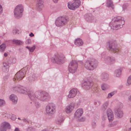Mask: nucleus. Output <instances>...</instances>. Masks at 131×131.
Returning <instances> with one entry per match:
<instances>
[{"label":"nucleus","instance_id":"aec40b11","mask_svg":"<svg viewBox=\"0 0 131 131\" xmlns=\"http://www.w3.org/2000/svg\"><path fill=\"white\" fill-rule=\"evenodd\" d=\"M74 107V106L73 104H71L67 106L65 108V112L67 113H71L73 110Z\"/></svg>","mask_w":131,"mask_h":131},{"label":"nucleus","instance_id":"b1692460","mask_svg":"<svg viewBox=\"0 0 131 131\" xmlns=\"http://www.w3.org/2000/svg\"><path fill=\"white\" fill-rule=\"evenodd\" d=\"M10 100L14 103H16L17 101V96L14 94L11 95L10 96Z\"/></svg>","mask_w":131,"mask_h":131},{"label":"nucleus","instance_id":"37998d69","mask_svg":"<svg viewBox=\"0 0 131 131\" xmlns=\"http://www.w3.org/2000/svg\"><path fill=\"white\" fill-rule=\"evenodd\" d=\"M35 47L34 46H33L32 47H31V48H30L29 50L31 52H33L34 50Z\"/></svg>","mask_w":131,"mask_h":131},{"label":"nucleus","instance_id":"a18cd8bd","mask_svg":"<svg viewBox=\"0 0 131 131\" xmlns=\"http://www.w3.org/2000/svg\"><path fill=\"white\" fill-rule=\"evenodd\" d=\"M92 125L93 128H95L96 126V123L94 122H92Z\"/></svg>","mask_w":131,"mask_h":131},{"label":"nucleus","instance_id":"4468645a","mask_svg":"<svg viewBox=\"0 0 131 131\" xmlns=\"http://www.w3.org/2000/svg\"><path fill=\"white\" fill-rule=\"evenodd\" d=\"M106 114L109 121L112 122L114 119V114L113 112L110 109H108L106 111Z\"/></svg>","mask_w":131,"mask_h":131},{"label":"nucleus","instance_id":"cd10ccee","mask_svg":"<svg viewBox=\"0 0 131 131\" xmlns=\"http://www.w3.org/2000/svg\"><path fill=\"white\" fill-rule=\"evenodd\" d=\"M109 103V101H107L104 103L102 106V110H105L107 108L108 105Z\"/></svg>","mask_w":131,"mask_h":131},{"label":"nucleus","instance_id":"f257e3e1","mask_svg":"<svg viewBox=\"0 0 131 131\" xmlns=\"http://www.w3.org/2000/svg\"><path fill=\"white\" fill-rule=\"evenodd\" d=\"M28 96L31 100L34 101L37 99L42 101H48L50 99L49 95L45 91H37L34 93L32 91H30L28 93Z\"/></svg>","mask_w":131,"mask_h":131},{"label":"nucleus","instance_id":"6e6d98bb","mask_svg":"<svg viewBox=\"0 0 131 131\" xmlns=\"http://www.w3.org/2000/svg\"><path fill=\"white\" fill-rule=\"evenodd\" d=\"M57 19H56V20L55 21V24H56V26H57Z\"/></svg>","mask_w":131,"mask_h":131},{"label":"nucleus","instance_id":"7ed1b4c3","mask_svg":"<svg viewBox=\"0 0 131 131\" xmlns=\"http://www.w3.org/2000/svg\"><path fill=\"white\" fill-rule=\"evenodd\" d=\"M96 65V61L94 59L86 60L84 64L85 68L89 70H93Z\"/></svg>","mask_w":131,"mask_h":131},{"label":"nucleus","instance_id":"2f4dec72","mask_svg":"<svg viewBox=\"0 0 131 131\" xmlns=\"http://www.w3.org/2000/svg\"><path fill=\"white\" fill-rule=\"evenodd\" d=\"M116 93L117 91H114L111 92L110 93H109L108 94L107 96V98L108 99L110 98Z\"/></svg>","mask_w":131,"mask_h":131},{"label":"nucleus","instance_id":"f8f14e48","mask_svg":"<svg viewBox=\"0 0 131 131\" xmlns=\"http://www.w3.org/2000/svg\"><path fill=\"white\" fill-rule=\"evenodd\" d=\"M108 43L110 50L114 52H117L118 51L115 41H111Z\"/></svg>","mask_w":131,"mask_h":131},{"label":"nucleus","instance_id":"6e6552de","mask_svg":"<svg viewBox=\"0 0 131 131\" xmlns=\"http://www.w3.org/2000/svg\"><path fill=\"white\" fill-rule=\"evenodd\" d=\"M13 90L23 94H25L27 93L26 89L24 87L19 85L14 87L13 88Z\"/></svg>","mask_w":131,"mask_h":131},{"label":"nucleus","instance_id":"7c9ffc66","mask_svg":"<svg viewBox=\"0 0 131 131\" xmlns=\"http://www.w3.org/2000/svg\"><path fill=\"white\" fill-rule=\"evenodd\" d=\"M101 87L102 89L104 91L109 88V86L106 84H103L102 85Z\"/></svg>","mask_w":131,"mask_h":131},{"label":"nucleus","instance_id":"ea45409f","mask_svg":"<svg viewBox=\"0 0 131 131\" xmlns=\"http://www.w3.org/2000/svg\"><path fill=\"white\" fill-rule=\"evenodd\" d=\"M5 104V101L2 99H0V106H3Z\"/></svg>","mask_w":131,"mask_h":131},{"label":"nucleus","instance_id":"338daca9","mask_svg":"<svg viewBox=\"0 0 131 131\" xmlns=\"http://www.w3.org/2000/svg\"><path fill=\"white\" fill-rule=\"evenodd\" d=\"M30 79H31V77H30V78H29Z\"/></svg>","mask_w":131,"mask_h":131},{"label":"nucleus","instance_id":"412c9836","mask_svg":"<svg viewBox=\"0 0 131 131\" xmlns=\"http://www.w3.org/2000/svg\"><path fill=\"white\" fill-rule=\"evenodd\" d=\"M115 115L119 118L122 117L123 115V113L121 109L118 108L115 110Z\"/></svg>","mask_w":131,"mask_h":131},{"label":"nucleus","instance_id":"79ce46f5","mask_svg":"<svg viewBox=\"0 0 131 131\" xmlns=\"http://www.w3.org/2000/svg\"><path fill=\"white\" fill-rule=\"evenodd\" d=\"M35 106L37 108H38L40 106V104L38 102H35Z\"/></svg>","mask_w":131,"mask_h":131},{"label":"nucleus","instance_id":"5fc2aeb1","mask_svg":"<svg viewBox=\"0 0 131 131\" xmlns=\"http://www.w3.org/2000/svg\"><path fill=\"white\" fill-rule=\"evenodd\" d=\"M4 55L5 57H6L7 56V53H4Z\"/></svg>","mask_w":131,"mask_h":131},{"label":"nucleus","instance_id":"ddd939ff","mask_svg":"<svg viewBox=\"0 0 131 131\" xmlns=\"http://www.w3.org/2000/svg\"><path fill=\"white\" fill-rule=\"evenodd\" d=\"M93 84L91 81L87 80L84 81L82 83V86L84 89L88 90L93 85Z\"/></svg>","mask_w":131,"mask_h":131},{"label":"nucleus","instance_id":"1a4fd4ad","mask_svg":"<svg viewBox=\"0 0 131 131\" xmlns=\"http://www.w3.org/2000/svg\"><path fill=\"white\" fill-rule=\"evenodd\" d=\"M68 20L66 17L63 16L59 17L58 18V27L63 26L67 23Z\"/></svg>","mask_w":131,"mask_h":131},{"label":"nucleus","instance_id":"f3484780","mask_svg":"<svg viewBox=\"0 0 131 131\" xmlns=\"http://www.w3.org/2000/svg\"><path fill=\"white\" fill-rule=\"evenodd\" d=\"M10 63L8 61H5L3 63V71L5 72H7L9 70Z\"/></svg>","mask_w":131,"mask_h":131},{"label":"nucleus","instance_id":"09e8293b","mask_svg":"<svg viewBox=\"0 0 131 131\" xmlns=\"http://www.w3.org/2000/svg\"><path fill=\"white\" fill-rule=\"evenodd\" d=\"M37 77L34 75L32 76V79H31V80L34 81L35 79Z\"/></svg>","mask_w":131,"mask_h":131},{"label":"nucleus","instance_id":"a19ab883","mask_svg":"<svg viewBox=\"0 0 131 131\" xmlns=\"http://www.w3.org/2000/svg\"><path fill=\"white\" fill-rule=\"evenodd\" d=\"M18 31H19V30H18L17 29H15L14 30H13V34H17V33L18 34Z\"/></svg>","mask_w":131,"mask_h":131},{"label":"nucleus","instance_id":"4d7b16f0","mask_svg":"<svg viewBox=\"0 0 131 131\" xmlns=\"http://www.w3.org/2000/svg\"><path fill=\"white\" fill-rule=\"evenodd\" d=\"M30 42V40H28L27 42L29 43Z\"/></svg>","mask_w":131,"mask_h":131},{"label":"nucleus","instance_id":"dca6fc26","mask_svg":"<svg viewBox=\"0 0 131 131\" xmlns=\"http://www.w3.org/2000/svg\"><path fill=\"white\" fill-rule=\"evenodd\" d=\"M77 92V89H73L69 91L68 97L69 98H72L75 97L76 95Z\"/></svg>","mask_w":131,"mask_h":131},{"label":"nucleus","instance_id":"49530a36","mask_svg":"<svg viewBox=\"0 0 131 131\" xmlns=\"http://www.w3.org/2000/svg\"><path fill=\"white\" fill-rule=\"evenodd\" d=\"M85 120L84 118H82L80 119H79L78 121L79 122L83 121Z\"/></svg>","mask_w":131,"mask_h":131},{"label":"nucleus","instance_id":"a211bd4d","mask_svg":"<svg viewBox=\"0 0 131 131\" xmlns=\"http://www.w3.org/2000/svg\"><path fill=\"white\" fill-rule=\"evenodd\" d=\"M83 113V111L82 108H80L78 109L74 114V117L78 118L80 117L82 115Z\"/></svg>","mask_w":131,"mask_h":131},{"label":"nucleus","instance_id":"39448f33","mask_svg":"<svg viewBox=\"0 0 131 131\" xmlns=\"http://www.w3.org/2000/svg\"><path fill=\"white\" fill-rule=\"evenodd\" d=\"M56 109V106L53 103H49L46 107V113L49 115L53 114L55 112Z\"/></svg>","mask_w":131,"mask_h":131},{"label":"nucleus","instance_id":"72a5a7b5","mask_svg":"<svg viewBox=\"0 0 131 131\" xmlns=\"http://www.w3.org/2000/svg\"><path fill=\"white\" fill-rule=\"evenodd\" d=\"M127 85H131V75L128 77L127 80Z\"/></svg>","mask_w":131,"mask_h":131},{"label":"nucleus","instance_id":"052dcab7","mask_svg":"<svg viewBox=\"0 0 131 131\" xmlns=\"http://www.w3.org/2000/svg\"><path fill=\"white\" fill-rule=\"evenodd\" d=\"M16 119L15 118H14L13 119H12L13 120H14Z\"/></svg>","mask_w":131,"mask_h":131},{"label":"nucleus","instance_id":"0eeeda50","mask_svg":"<svg viewBox=\"0 0 131 131\" xmlns=\"http://www.w3.org/2000/svg\"><path fill=\"white\" fill-rule=\"evenodd\" d=\"M80 3V0H74L71 3L70 2L68 3V7L69 9L74 10L79 7Z\"/></svg>","mask_w":131,"mask_h":131},{"label":"nucleus","instance_id":"c03bdc74","mask_svg":"<svg viewBox=\"0 0 131 131\" xmlns=\"http://www.w3.org/2000/svg\"><path fill=\"white\" fill-rule=\"evenodd\" d=\"M34 130V128L32 127H28L27 129V131H32Z\"/></svg>","mask_w":131,"mask_h":131},{"label":"nucleus","instance_id":"6ab92c4d","mask_svg":"<svg viewBox=\"0 0 131 131\" xmlns=\"http://www.w3.org/2000/svg\"><path fill=\"white\" fill-rule=\"evenodd\" d=\"M103 60L106 62L110 64L114 63L115 61L114 58L110 57H105L103 58Z\"/></svg>","mask_w":131,"mask_h":131},{"label":"nucleus","instance_id":"de8ad7c7","mask_svg":"<svg viewBox=\"0 0 131 131\" xmlns=\"http://www.w3.org/2000/svg\"><path fill=\"white\" fill-rule=\"evenodd\" d=\"M2 8L0 4V14L2 13Z\"/></svg>","mask_w":131,"mask_h":131},{"label":"nucleus","instance_id":"0e129e2a","mask_svg":"<svg viewBox=\"0 0 131 131\" xmlns=\"http://www.w3.org/2000/svg\"><path fill=\"white\" fill-rule=\"evenodd\" d=\"M1 43V41L0 40V44Z\"/></svg>","mask_w":131,"mask_h":131},{"label":"nucleus","instance_id":"f704fd0d","mask_svg":"<svg viewBox=\"0 0 131 131\" xmlns=\"http://www.w3.org/2000/svg\"><path fill=\"white\" fill-rule=\"evenodd\" d=\"M6 48V45L4 44H2L0 46V50L1 51H3Z\"/></svg>","mask_w":131,"mask_h":131},{"label":"nucleus","instance_id":"2eb2a0df","mask_svg":"<svg viewBox=\"0 0 131 131\" xmlns=\"http://www.w3.org/2000/svg\"><path fill=\"white\" fill-rule=\"evenodd\" d=\"M65 61L64 55L61 53L58 54V64L61 65L63 64Z\"/></svg>","mask_w":131,"mask_h":131},{"label":"nucleus","instance_id":"5701e85b","mask_svg":"<svg viewBox=\"0 0 131 131\" xmlns=\"http://www.w3.org/2000/svg\"><path fill=\"white\" fill-rule=\"evenodd\" d=\"M74 43L77 46H80L83 45V42L81 39L78 38L75 40Z\"/></svg>","mask_w":131,"mask_h":131},{"label":"nucleus","instance_id":"c756f323","mask_svg":"<svg viewBox=\"0 0 131 131\" xmlns=\"http://www.w3.org/2000/svg\"><path fill=\"white\" fill-rule=\"evenodd\" d=\"M102 78L104 79V80H107L108 77V75L106 73H103L101 74Z\"/></svg>","mask_w":131,"mask_h":131},{"label":"nucleus","instance_id":"c85d7f7f","mask_svg":"<svg viewBox=\"0 0 131 131\" xmlns=\"http://www.w3.org/2000/svg\"><path fill=\"white\" fill-rule=\"evenodd\" d=\"M51 61L53 63H57V54H55L51 59Z\"/></svg>","mask_w":131,"mask_h":131},{"label":"nucleus","instance_id":"680f3d73","mask_svg":"<svg viewBox=\"0 0 131 131\" xmlns=\"http://www.w3.org/2000/svg\"><path fill=\"white\" fill-rule=\"evenodd\" d=\"M129 71L131 72V69L129 70Z\"/></svg>","mask_w":131,"mask_h":131},{"label":"nucleus","instance_id":"4c0bfd02","mask_svg":"<svg viewBox=\"0 0 131 131\" xmlns=\"http://www.w3.org/2000/svg\"><path fill=\"white\" fill-rule=\"evenodd\" d=\"M22 120L24 122L26 123H29L30 122V121L27 118H24Z\"/></svg>","mask_w":131,"mask_h":131},{"label":"nucleus","instance_id":"58836bf2","mask_svg":"<svg viewBox=\"0 0 131 131\" xmlns=\"http://www.w3.org/2000/svg\"><path fill=\"white\" fill-rule=\"evenodd\" d=\"M10 61H11V62L13 63H15L16 61V58H10Z\"/></svg>","mask_w":131,"mask_h":131},{"label":"nucleus","instance_id":"13d9d810","mask_svg":"<svg viewBox=\"0 0 131 131\" xmlns=\"http://www.w3.org/2000/svg\"><path fill=\"white\" fill-rule=\"evenodd\" d=\"M128 131H131V127L129 128Z\"/></svg>","mask_w":131,"mask_h":131},{"label":"nucleus","instance_id":"8fccbe9b","mask_svg":"<svg viewBox=\"0 0 131 131\" xmlns=\"http://www.w3.org/2000/svg\"><path fill=\"white\" fill-rule=\"evenodd\" d=\"M128 101L131 102V95L129 96L128 98Z\"/></svg>","mask_w":131,"mask_h":131},{"label":"nucleus","instance_id":"3c124183","mask_svg":"<svg viewBox=\"0 0 131 131\" xmlns=\"http://www.w3.org/2000/svg\"><path fill=\"white\" fill-rule=\"evenodd\" d=\"M29 35L30 37H32L34 36V35L31 32V33L29 34Z\"/></svg>","mask_w":131,"mask_h":131},{"label":"nucleus","instance_id":"bb28decb","mask_svg":"<svg viewBox=\"0 0 131 131\" xmlns=\"http://www.w3.org/2000/svg\"><path fill=\"white\" fill-rule=\"evenodd\" d=\"M64 118L63 116H60L58 117V125H61L63 122Z\"/></svg>","mask_w":131,"mask_h":131},{"label":"nucleus","instance_id":"603ef678","mask_svg":"<svg viewBox=\"0 0 131 131\" xmlns=\"http://www.w3.org/2000/svg\"><path fill=\"white\" fill-rule=\"evenodd\" d=\"M15 131H20V130L18 128H16L15 129Z\"/></svg>","mask_w":131,"mask_h":131},{"label":"nucleus","instance_id":"a878e982","mask_svg":"<svg viewBox=\"0 0 131 131\" xmlns=\"http://www.w3.org/2000/svg\"><path fill=\"white\" fill-rule=\"evenodd\" d=\"M106 6L108 7H111L112 9L114 8L113 3L112 1L110 0H108L106 3Z\"/></svg>","mask_w":131,"mask_h":131},{"label":"nucleus","instance_id":"e433bc0d","mask_svg":"<svg viewBox=\"0 0 131 131\" xmlns=\"http://www.w3.org/2000/svg\"><path fill=\"white\" fill-rule=\"evenodd\" d=\"M86 15H85L84 16L86 20L89 22H92V20L93 19V18L90 16L88 17H86Z\"/></svg>","mask_w":131,"mask_h":131},{"label":"nucleus","instance_id":"bf43d9fd","mask_svg":"<svg viewBox=\"0 0 131 131\" xmlns=\"http://www.w3.org/2000/svg\"><path fill=\"white\" fill-rule=\"evenodd\" d=\"M26 48H27V49H28L29 50L30 48L29 47H28V46L26 47Z\"/></svg>","mask_w":131,"mask_h":131},{"label":"nucleus","instance_id":"393cba45","mask_svg":"<svg viewBox=\"0 0 131 131\" xmlns=\"http://www.w3.org/2000/svg\"><path fill=\"white\" fill-rule=\"evenodd\" d=\"M122 71V69L121 68L117 69L114 72V75L117 77H119L120 76Z\"/></svg>","mask_w":131,"mask_h":131},{"label":"nucleus","instance_id":"9d476101","mask_svg":"<svg viewBox=\"0 0 131 131\" xmlns=\"http://www.w3.org/2000/svg\"><path fill=\"white\" fill-rule=\"evenodd\" d=\"M23 69L20 70L15 74V77L13 79L14 80H20L24 77L25 76L24 72L22 71Z\"/></svg>","mask_w":131,"mask_h":131},{"label":"nucleus","instance_id":"c9c22d12","mask_svg":"<svg viewBox=\"0 0 131 131\" xmlns=\"http://www.w3.org/2000/svg\"><path fill=\"white\" fill-rule=\"evenodd\" d=\"M117 123V121H114L112 123L108 125V126L110 127H114L115 126Z\"/></svg>","mask_w":131,"mask_h":131},{"label":"nucleus","instance_id":"473e14b6","mask_svg":"<svg viewBox=\"0 0 131 131\" xmlns=\"http://www.w3.org/2000/svg\"><path fill=\"white\" fill-rule=\"evenodd\" d=\"M13 42L14 43L18 45H20L23 43L22 41L18 40H13Z\"/></svg>","mask_w":131,"mask_h":131},{"label":"nucleus","instance_id":"69168bd1","mask_svg":"<svg viewBox=\"0 0 131 131\" xmlns=\"http://www.w3.org/2000/svg\"><path fill=\"white\" fill-rule=\"evenodd\" d=\"M123 9H124V6H123Z\"/></svg>","mask_w":131,"mask_h":131},{"label":"nucleus","instance_id":"864d4df0","mask_svg":"<svg viewBox=\"0 0 131 131\" xmlns=\"http://www.w3.org/2000/svg\"><path fill=\"white\" fill-rule=\"evenodd\" d=\"M55 3H57V0H52Z\"/></svg>","mask_w":131,"mask_h":131},{"label":"nucleus","instance_id":"4be33fe9","mask_svg":"<svg viewBox=\"0 0 131 131\" xmlns=\"http://www.w3.org/2000/svg\"><path fill=\"white\" fill-rule=\"evenodd\" d=\"M43 0H37V6L38 8L41 10L43 7Z\"/></svg>","mask_w":131,"mask_h":131},{"label":"nucleus","instance_id":"20e7f679","mask_svg":"<svg viewBox=\"0 0 131 131\" xmlns=\"http://www.w3.org/2000/svg\"><path fill=\"white\" fill-rule=\"evenodd\" d=\"M23 11V7L22 5H19L16 6L14 10L15 17L17 19H19L21 17Z\"/></svg>","mask_w":131,"mask_h":131},{"label":"nucleus","instance_id":"e2e57ef3","mask_svg":"<svg viewBox=\"0 0 131 131\" xmlns=\"http://www.w3.org/2000/svg\"><path fill=\"white\" fill-rule=\"evenodd\" d=\"M18 119H20V118H18Z\"/></svg>","mask_w":131,"mask_h":131},{"label":"nucleus","instance_id":"f03ea898","mask_svg":"<svg viewBox=\"0 0 131 131\" xmlns=\"http://www.w3.org/2000/svg\"><path fill=\"white\" fill-rule=\"evenodd\" d=\"M125 24L123 18L120 16L113 18L109 24L111 29L113 30H117L123 27Z\"/></svg>","mask_w":131,"mask_h":131},{"label":"nucleus","instance_id":"423d86ee","mask_svg":"<svg viewBox=\"0 0 131 131\" xmlns=\"http://www.w3.org/2000/svg\"><path fill=\"white\" fill-rule=\"evenodd\" d=\"M78 64L75 61H71L68 66V70L69 72L72 73H75L77 71Z\"/></svg>","mask_w":131,"mask_h":131},{"label":"nucleus","instance_id":"9b49d317","mask_svg":"<svg viewBox=\"0 0 131 131\" xmlns=\"http://www.w3.org/2000/svg\"><path fill=\"white\" fill-rule=\"evenodd\" d=\"M11 126L9 124L6 122H3L1 124L0 127V131H6L7 130L10 129Z\"/></svg>","mask_w":131,"mask_h":131}]
</instances>
